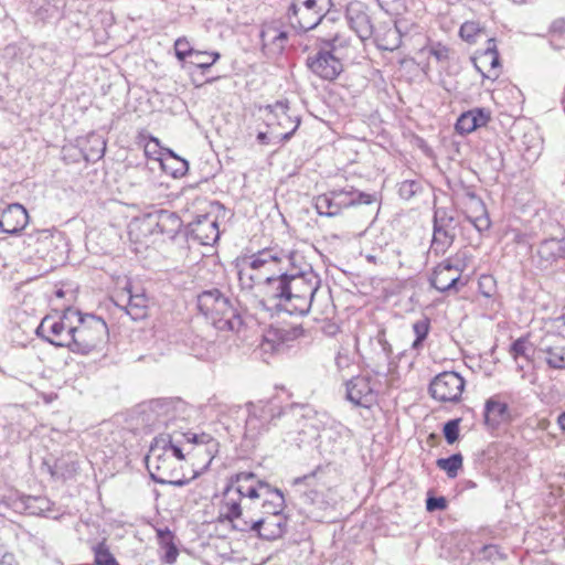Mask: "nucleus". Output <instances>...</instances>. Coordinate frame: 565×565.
I'll return each instance as SVG.
<instances>
[{
    "label": "nucleus",
    "mask_w": 565,
    "mask_h": 565,
    "mask_svg": "<svg viewBox=\"0 0 565 565\" xmlns=\"http://www.w3.org/2000/svg\"><path fill=\"white\" fill-rule=\"evenodd\" d=\"M183 437L186 439L188 443L198 445V448L195 449L198 455L201 454V450H202L201 448L204 447V450L210 456L207 463H210L212 461V458H213L212 452L214 451L215 447L217 446L214 438H212L207 434L198 435V434H193V433H184Z\"/></svg>",
    "instance_id": "38"
},
{
    "label": "nucleus",
    "mask_w": 565,
    "mask_h": 565,
    "mask_svg": "<svg viewBox=\"0 0 565 565\" xmlns=\"http://www.w3.org/2000/svg\"><path fill=\"white\" fill-rule=\"evenodd\" d=\"M12 508L20 513L38 515L58 520L63 512L55 507L51 500L44 495L18 494L12 499Z\"/></svg>",
    "instance_id": "18"
},
{
    "label": "nucleus",
    "mask_w": 565,
    "mask_h": 565,
    "mask_svg": "<svg viewBox=\"0 0 565 565\" xmlns=\"http://www.w3.org/2000/svg\"><path fill=\"white\" fill-rule=\"evenodd\" d=\"M170 154L172 158H174L179 161V167L172 173L173 177L183 175L189 169L188 161L184 159H180L172 151H170Z\"/></svg>",
    "instance_id": "57"
},
{
    "label": "nucleus",
    "mask_w": 565,
    "mask_h": 565,
    "mask_svg": "<svg viewBox=\"0 0 565 565\" xmlns=\"http://www.w3.org/2000/svg\"><path fill=\"white\" fill-rule=\"evenodd\" d=\"M190 58L191 64L205 71L220 58V54L217 52L194 51Z\"/></svg>",
    "instance_id": "45"
},
{
    "label": "nucleus",
    "mask_w": 565,
    "mask_h": 565,
    "mask_svg": "<svg viewBox=\"0 0 565 565\" xmlns=\"http://www.w3.org/2000/svg\"><path fill=\"white\" fill-rule=\"evenodd\" d=\"M433 223V238L429 250L436 256H440L450 248L457 232L463 226L455 211L446 207L435 209Z\"/></svg>",
    "instance_id": "10"
},
{
    "label": "nucleus",
    "mask_w": 565,
    "mask_h": 565,
    "mask_svg": "<svg viewBox=\"0 0 565 565\" xmlns=\"http://www.w3.org/2000/svg\"><path fill=\"white\" fill-rule=\"evenodd\" d=\"M77 324L71 330L72 339L70 350L76 353H89L100 349L108 339V328L106 322L94 315L82 316L77 311L74 317Z\"/></svg>",
    "instance_id": "6"
},
{
    "label": "nucleus",
    "mask_w": 565,
    "mask_h": 565,
    "mask_svg": "<svg viewBox=\"0 0 565 565\" xmlns=\"http://www.w3.org/2000/svg\"><path fill=\"white\" fill-rule=\"evenodd\" d=\"M274 139H278L279 141L280 140V137H274L271 134H270V130L268 132H263V131H259L257 134V141L262 145H268Z\"/></svg>",
    "instance_id": "58"
},
{
    "label": "nucleus",
    "mask_w": 565,
    "mask_h": 565,
    "mask_svg": "<svg viewBox=\"0 0 565 565\" xmlns=\"http://www.w3.org/2000/svg\"><path fill=\"white\" fill-rule=\"evenodd\" d=\"M537 256L542 262L552 264L565 257V238H548L541 242L537 247Z\"/></svg>",
    "instance_id": "34"
},
{
    "label": "nucleus",
    "mask_w": 565,
    "mask_h": 565,
    "mask_svg": "<svg viewBox=\"0 0 565 565\" xmlns=\"http://www.w3.org/2000/svg\"><path fill=\"white\" fill-rule=\"evenodd\" d=\"M75 316L77 311L70 308L58 318L46 316L36 328V334L55 347L70 349Z\"/></svg>",
    "instance_id": "12"
},
{
    "label": "nucleus",
    "mask_w": 565,
    "mask_h": 565,
    "mask_svg": "<svg viewBox=\"0 0 565 565\" xmlns=\"http://www.w3.org/2000/svg\"><path fill=\"white\" fill-rule=\"evenodd\" d=\"M288 103L282 100L265 108V122L270 129V134L274 137H280V140L284 141L289 140L300 125V120L294 119L288 114Z\"/></svg>",
    "instance_id": "15"
},
{
    "label": "nucleus",
    "mask_w": 565,
    "mask_h": 565,
    "mask_svg": "<svg viewBox=\"0 0 565 565\" xmlns=\"http://www.w3.org/2000/svg\"><path fill=\"white\" fill-rule=\"evenodd\" d=\"M263 47H268L275 54H280L288 41V33L275 25H266L260 32Z\"/></svg>",
    "instance_id": "33"
},
{
    "label": "nucleus",
    "mask_w": 565,
    "mask_h": 565,
    "mask_svg": "<svg viewBox=\"0 0 565 565\" xmlns=\"http://www.w3.org/2000/svg\"><path fill=\"white\" fill-rule=\"evenodd\" d=\"M422 183L417 180H405L401 182L398 194L404 200H411L422 191Z\"/></svg>",
    "instance_id": "46"
},
{
    "label": "nucleus",
    "mask_w": 565,
    "mask_h": 565,
    "mask_svg": "<svg viewBox=\"0 0 565 565\" xmlns=\"http://www.w3.org/2000/svg\"><path fill=\"white\" fill-rule=\"evenodd\" d=\"M306 64L316 76L330 82L343 71L340 57L321 45L316 54L307 57Z\"/></svg>",
    "instance_id": "19"
},
{
    "label": "nucleus",
    "mask_w": 565,
    "mask_h": 565,
    "mask_svg": "<svg viewBox=\"0 0 565 565\" xmlns=\"http://www.w3.org/2000/svg\"><path fill=\"white\" fill-rule=\"evenodd\" d=\"M182 227V221L175 212L159 210L147 214L139 221L138 228L142 233L161 234L173 238Z\"/></svg>",
    "instance_id": "16"
},
{
    "label": "nucleus",
    "mask_w": 565,
    "mask_h": 565,
    "mask_svg": "<svg viewBox=\"0 0 565 565\" xmlns=\"http://www.w3.org/2000/svg\"><path fill=\"white\" fill-rule=\"evenodd\" d=\"M479 557L486 561L503 559L504 555L500 552L498 545L489 544L480 548L478 553Z\"/></svg>",
    "instance_id": "53"
},
{
    "label": "nucleus",
    "mask_w": 565,
    "mask_h": 565,
    "mask_svg": "<svg viewBox=\"0 0 565 565\" xmlns=\"http://www.w3.org/2000/svg\"><path fill=\"white\" fill-rule=\"evenodd\" d=\"M527 342L524 339L515 340L511 345V353L514 358L526 356Z\"/></svg>",
    "instance_id": "56"
},
{
    "label": "nucleus",
    "mask_w": 565,
    "mask_h": 565,
    "mask_svg": "<svg viewBox=\"0 0 565 565\" xmlns=\"http://www.w3.org/2000/svg\"><path fill=\"white\" fill-rule=\"evenodd\" d=\"M557 424L562 430H565V411L557 416Z\"/></svg>",
    "instance_id": "62"
},
{
    "label": "nucleus",
    "mask_w": 565,
    "mask_h": 565,
    "mask_svg": "<svg viewBox=\"0 0 565 565\" xmlns=\"http://www.w3.org/2000/svg\"><path fill=\"white\" fill-rule=\"evenodd\" d=\"M186 409V404L180 398H158L142 405L139 418L147 428L154 430L184 419Z\"/></svg>",
    "instance_id": "7"
},
{
    "label": "nucleus",
    "mask_w": 565,
    "mask_h": 565,
    "mask_svg": "<svg viewBox=\"0 0 565 565\" xmlns=\"http://www.w3.org/2000/svg\"><path fill=\"white\" fill-rule=\"evenodd\" d=\"M330 6L331 0H291L287 18L294 29L307 32L322 21Z\"/></svg>",
    "instance_id": "11"
},
{
    "label": "nucleus",
    "mask_w": 565,
    "mask_h": 565,
    "mask_svg": "<svg viewBox=\"0 0 565 565\" xmlns=\"http://www.w3.org/2000/svg\"><path fill=\"white\" fill-rule=\"evenodd\" d=\"M175 56L180 61H184L186 57H191L195 50L192 49L189 41L185 38H179L174 42Z\"/></svg>",
    "instance_id": "51"
},
{
    "label": "nucleus",
    "mask_w": 565,
    "mask_h": 565,
    "mask_svg": "<svg viewBox=\"0 0 565 565\" xmlns=\"http://www.w3.org/2000/svg\"><path fill=\"white\" fill-rule=\"evenodd\" d=\"M146 466L151 479L160 484L182 487L188 480L179 477L175 459L161 447V441H154L146 456Z\"/></svg>",
    "instance_id": "9"
},
{
    "label": "nucleus",
    "mask_w": 565,
    "mask_h": 565,
    "mask_svg": "<svg viewBox=\"0 0 565 565\" xmlns=\"http://www.w3.org/2000/svg\"><path fill=\"white\" fill-rule=\"evenodd\" d=\"M87 142L90 143L92 147L88 150L85 149L83 151V156L86 161L95 162L104 157L106 150V142L102 137L97 135H90L87 138Z\"/></svg>",
    "instance_id": "41"
},
{
    "label": "nucleus",
    "mask_w": 565,
    "mask_h": 565,
    "mask_svg": "<svg viewBox=\"0 0 565 565\" xmlns=\"http://www.w3.org/2000/svg\"><path fill=\"white\" fill-rule=\"evenodd\" d=\"M158 539L161 547L164 550L163 559L166 563L172 564L178 557V548L173 543V534L168 529L158 530Z\"/></svg>",
    "instance_id": "39"
},
{
    "label": "nucleus",
    "mask_w": 565,
    "mask_h": 565,
    "mask_svg": "<svg viewBox=\"0 0 565 565\" xmlns=\"http://www.w3.org/2000/svg\"><path fill=\"white\" fill-rule=\"evenodd\" d=\"M247 412V418L245 420L244 437L250 440L257 439L264 433L269 430V427L263 422L258 414L252 411Z\"/></svg>",
    "instance_id": "36"
},
{
    "label": "nucleus",
    "mask_w": 565,
    "mask_h": 565,
    "mask_svg": "<svg viewBox=\"0 0 565 565\" xmlns=\"http://www.w3.org/2000/svg\"><path fill=\"white\" fill-rule=\"evenodd\" d=\"M481 60L483 63H488L492 68L499 65V54L494 39L488 40L487 47L481 54Z\"/></svg>",
    "instance_id": "48"
},
{
    "label": "nucleus",
    "mask_w": 565,
    "mask_h": 565,
    "mask_svg": "<svg viewBox=\"0 0 565 565\" xmlns=\"http://www.w3.org/2000/svg\"><path fill=\"white\" fill-rule=\"evenodd\" d=\"M345 427L343 426V428H338V433L335 429L331 430V433H328L323 436V439L324 438H328V439H333L335 440L337 438H339L341 436V431L344 429Z\"/></svg>",
    "instance_id": "60"
},
{
    "label": "nucleus",
    "mask_w": 565,
    "mask_h": 565,
    "mask_svg": "<svg viewBox=\"0 0 565 565\" xmlns=\"http://www.w3.org/2000/svg\"><path fill=\"white\" fill-rule=\"evenodd\" d=\"M479 32H480V29L476 22H465L460 26L459 34L465 41H467L469 43H473L476 41V36L478 35Z\"/></svg>",
    "instance_id": "52"
},
{
    "label": "nucleus",
    "mask_w": 565,
    "mask_h": 565,
    "mask_svg": "<svg viewBox=\"0 0 565 565\" xmlns=\"http://www.w3.org/2000/svg\"><path fill=\"white\" fill-rule=\"evenodd\" d=\"M408 31L405 20H396L393 26H388L383 33L375 34V43L380 50L394 51L402 44V36Z\"/></svg>",
    "instance_id": "28"
},
{
    "label": "nucleus",
    "mask_w": 565,
    "mask_h": 565,
    "mask_svg": "<svg viewBox=\"0 0 565 565\" xmlns=\"http://www.w3.org/2000/svg\"><path fill=\"white\" fill-rule=\"evenodd\" d=\"M94 565H119L105 541L93 546Z\"/></svg>",
    "instance_id": "43"
},
{
    "label": "nucleus",
    "mask_w": 565,
    "mask_h": 565,
    "mask_svg": "<svg viewBox=\"0 0 565 565\" xmlns=\"http://www.w3.org/2000/svg\"><path fill=\"white\" fill-rule=\"evenodd\" d=\"M345 18L351 30L361 41L370 39L374 34V25L369 13V8L360 2H350L345 10Z\"/></svg>",
    "instance_id": "21"
},
{
    "label": "nucleus",
    "mask_w": 565,
    "mask_h": 565,
    "mask_svg": "<svg viewBox=\"0 0 565 565\" xmlns=\"http://www.w3.org/2000/svg\"><path fill=\"white\" fill-rule=\"evenodd\" d=\"M490 120V113L484 108H473L462 113L455 125V129L459 135H468L476 129L483 127Z\"/></svg>",
    "instance_id": "30"
},
{
    "label": "nucleus",
    "mask_w": 565,
    "mask_h": 565,
    "mask_svg": "<svg viewBox=\"0 0 565 565\" xmlns=\"http://www.w3.org/2000/svg\"><path fill=\"white\" fill-rule=\"evenodd\" d=\"M366 258H367L369 262H375V257L372 256V255H369Z\"/></svg>",
    "instance_id": "63"
},
{
    "label": "nucleus",
    "mask_w": 565,
    "mask_h": 565,
    "mask_svg": "<svg viewBox=\"0 0 565 565\" xmlns=\"http://www.w3.org/2000/svg\"><path fill=\"white\" fill-rule=\"evenodd\" d=\"M297 422V433L310 439L320 438L331 430L343 428V425L334 420L328 413L318 412L309 406H291L290 417Z\"/></svg>",
    "instance_id": "8"
},
{
    "label": "nucleus",
    "mask_w": 565,
    "mask_h": 565,
    "mask_svg": "<svg viewBox=\"0 0 565 565\" xmlns=\"http://www.w3.org/2000/svg\"><path fill=\"white\" fill-rule=\"evenodd\" d=\"M551 369H565V337L550 334L542 339L539 348Z\"/></svg>",
    "instance_id": "25"
},
{
    "label": "nucleus",
    "mask_w": 565,
    "mask_h": 565,
    "mask_svg": "<svg viewBox=\"0 0 565 565\" xmlns=\"http://www.w3.org/2000/svg\"><path fill=\"white\" fill-rule=\"evenodd\" d=\"M248 505L258 515H284L285 497L281 490L250 471H241L227 479L220 503V511L231 516L242 515Z\"/></svg>",
    "instance_id": "1"
},
{
    "label": "nucleus",
    "mask_w": 565,
    "mask_h": 565,
    "mask_svg": "<svg viewBox=\"0 0 565 565\" xmlns=\"http://www.w3.org/2000/svg\"><path fill=\"white\" fill-rule=\"evenodd\" d=\"M329 472L330 469L328 467L319 466L310 473L296 478L294 484L305 483L307 487H311L312 490L306 494L307 499L313 504L322 505L323 500H320V497L323 495L324 490L330 489Z\"/></svg>",
    "instance_id": "23"
},
{
    "label": "nucleus",
    "mask_w": 565,
    "mask_h": 565,
    "mask_svg": "<svg viewBox=\"0 0 565 565\" xmlns=\"http://www.w3.org/2000/svg\"><path fill=\"white\" fill-rule=\"evenodd\" d=\"M371 359L377 364L390 363L393 348L386 339L385 329H380L375 337L370 339Z\"/></svg>",
    "instance_id": "32"
},
{
    "label": "nucleus",
    "mask_w": 565,
    "mask_h": 565,
    "mask_svg": "<svg viewBox=\"0 0 565 565\" xmlns=\"http://www.w3.org/2000/svg\"><path fill=\"white\" fill-rule=\"evenodd\" d=\"M466 381L457 372L446 371L437 374L429 383V395L440 403H458Z\"/></svg>",
    "instance_id": "14"
},
{
    "label": "nucleus",
    "mask_w": 565,
    "mask_h": 565,
    "mask_svg": "<svg viewBox=\"0 0 565 565\" xmlns=\"http://www.w3.org/2000/svg\"><path fill=\"white\" fill-rule=\"evenodd\" d=\"M0 565H18V562L13 554L0 551Z\"/></svg>",
    "instance_id": "59"
},
{
    "label": "nucleus",
    "mask_w": 565,
    "mask_h": 565,
    "mask_svg": "<svg viewBox=\"0 0 565 565\" xmlns=\"http://www.w3.org/2000/svg\"><path fill=\"white\" fill-rule=\"evenodd\" d=\"M465 258V253H457L454 258H448L437 265L429 278L430 285L440 292L458 291L461 273L467 267L463 263Z\"/></svg>",
    "instance_id": "13"
},
{
    "label": "nucleus",
    "mask_w": 565,
    "mask_h": 565,
    "mask_svg": "<svg viewBox=\"0 0 565 565\" xmlns=\"http://www.w3.org/2000/svg\"><path fill=\"white\" fill-rule=\"evenodd\" d=\"M295 260L296 256L292 255L291 264L285 265L271 301H275L276 308L289 315L305 316L313 305L321 279L310 265L299 267L295 265Z\"/></svg>",
    "instance_id": "3"
},
{
    "label": "nucleus",
    "mask_w": 565,
    "mask_h": 565,
    "mask_svg": "<svg viewBox=\"0 0 565 565\" xmlns=\"http://www.w3.org/2000/svg\"><path fill=\"white\" fill-rule=\"evenodd\" d=\"M331 193L335 199L340 213L343 209L376 202V196L374 194L358 191L353 186H350L349 189L332 190Z\"/></svg>",
    "instance_id": "29"
},
{
    "label": "nucleus",
    "mask_w": 565,
    "mask_h": 565,
    "mask_svg": "<svg viewBox=\"0 0 565 565\" xmlns=\"http://www.w3.org/2000/svg\"><path fill=\"white\" fill-rule=\"evenodd\" d=\"M114 303L122 309L134 321L142 320L148 316V297L141 288H136L130 282H127L115 295Z\"/></svg>",
    "instance_id": "17"
},
{
    "label": "nucleus",
    "mask_w": 565,
    "mask_h": 565,
    "mask_svg": "<svg viewBox=\"0 0 565 565\" xmlns=\"http://www.w3.org/2000/svg\"><path fill=\"white\" fill-rule=\"evenodd\" d=\"M511 419L507 403L494 397L489 398L484 405V424L491 428H498L501 424Z\"/></svg>",
    "instance_id": "31"
},
{
    "label": "nucleus",
    "mask_w": 565,
    "mask_h": 565,
    "mask_svg": "<svg viewBox=\"0 0 565 565\" xmlns=\"http://www.w3.org/2000/svg\"><path fill=\"white\" fill-rule=\"evenodd\" d=\"M242 515L231 516L218 510L221 522H228L233 530L253 532L257 537L274 541L280 539L287 529L285 515H258L250 512L248 505L244 507Z\"/></svg>",
    "instance_id": "5"
},
{
    "label": "nucleus",
    "mask_w": 565,
    "mask_h": 565,
    "mask_svg": "<svg viewBox=\"0 0 565 565\" xmlns=\"http://www.w3.org/2000/svg\"><path fill=\"white\" fill-rule=\"evenodd\" d=\"M460 418H456V419H451V420H448L445 425H444V436H445V439L446 441L449 444V445H452L454 443H456L459 438V425H460Z\"/></svg>",
    "instance_id": "50"
},
{
    "label": "nucleus",
    "mask_w": 565,
    "mask_h": 565,
    "mask_svg": "<svg viewBox=\"0 0 565 565\" xmlns=\"http://www.w3.org/2000/svg\"><path fill=\"white\" fill-rule=\"evenodd\" d=\"M430 329V321L428 318H422L413 323V331L415 340L412 343V349L419 351L423 348V342L427 338Z\"/></svg>",
    "instance_id": "44"
},
{
    "label": "nucleus",
    "mask_w": 565,
    "mask_h": 565,
    "mask_svg": "<svg viewBox=\"0 0 565 565\" xmlns=\"http://www.w3.org/2000/svg\"><path fill=\"white\" fill-rule=\"evenodd\" d=\"M28 223V211L19 203L9 204L0 214V230L10 235L20 233Z\"/></svg>",
    "instance_id": "26"
},
{
    "label": "nucleus",
    "mask_w": 565,
    "mask_h": 565,
    "mask_svg": "<svg viewBox=\"0 0 565 565\" xmlns=\"http://www.w3.org/2000/svg\"><path fill=\"white\" fill-rule=\"evenodd\" d=\"M292 255L274 248H265L244 257L237 265L241 290L246 296L252 294L256 298L262 297L255 299L254 303L267 308L285 265H290Z\"/></svg>",
    "instance_id": "2"
},
{
    "label": "nucleus",
    "mask_w": 565,
    "mask_h": 565,
    "mask_svg": "<svg viewBox=\"0 0 565 565\" xmlns=\"http://www.w3.org/2000/svg\"><path fill=\"white\" fill-rule=\"evenodd\" d=\"M380 8L386 13L398 15L406 10L405 0H376Z\"/></svg>",
    "instance_id": "49"
},
{
    "label": "nucleus",
    "mask_w": 565,
    "mask_h": 565,
    "mask_svg": "<svg viewBox=\"0 0 565 565\" xmlns=\"http://www.w3.org/2000/svg\"><path fill=\"white\" fill-rule=\"evenodd\" d=\"M462 456L460 454H454L448 458H439L436 465L439 469L444 470L449 478H455L458 471L462 467Z\"/></svg>",
    "instance_id": "42"
},
{
    "label": "nucleus",
    "mask_w": 565,
    "mask_h": 565,
    "mask_svg": "<svg viewBox=\"0 0 565 565\" xmlns=\"http://www.w3.org/2000/svg\"><path fill=\"white\" fill-rule=\"evenodd\" d=\"M563 29H565V21L564 20H556L553 22L552 24V30L553 31H562Z\"/></svg>",
    "instance_id": "61"
},
{
    "label": "nucleus",
    "mask_w": 565,
    "mask_h": 565,
    "mask_svg": "<svg viewBox=\"0 0 565 565\" xmlns=\"http://www.w3.org/2000/svg\"><path fill=\"white\" fill-rule=\"evenodd\" d=\"M313 202L315 209L319 215L328 217L340 215L335 199L333 198L331 191L316 196Z\"/></svg>",
    "instance_id": "37"
},
{
    "label": "nucleus",
    "mask_w": 565,
    "mask_h": 565,
    "mask_svg": "<svg viewBox=\"0 0 565 565\" xmlns=\"http://www.w3.org/2000/svg\"><path fill=\"white\" fill-rule=\"evenodd\" d=\"M340 361H341V356H338V358H337V363H338V365H340Z\"/></svg>",
    "instance_id": "64"
},
{
    "label": "nucleus",
    "mask_w": 565,
    "mask_h": 565,
    "mask_svg": "<svg viewBox=\"0 0 565 565\" xmlns=\"http://www.w3.org/2000/svg\"><path fill=\"white\" fill-rule=\"evenodd\" d=\"M466 220L473 225V227L479 232L482 233L483 231L489 230L491 222L490 218L486 212V210L482 207V214L472 218L470 216H467Z\"/></svg>",
    "instance_id": "54"
},
{
    "label": "nucleus",
    "mask_w": 565,
    "mask_h": 565,
    "mask_svg": "<svg viewBox=\"0 0 565 565\" xmlns=\"http://www.w3.org/2000/svg\"><path fill=\"white\" fill-rule=\"evenodd\" d=\"M319 42H320L321 46H323L327 50H330V52L338 55L341 61L349 55L348 51L351 47V40H350V38L343 35V34L335 33L331 38L320 39Z\"/></svg>",
    "instance_id": "35"
},
{
    "label": "nucleus",
    "mask_w": 565,
    "mask_h": 565,
    "mask_svg": "<svg viewBox=\"0 0 565 565\" xmlns=\"http://www.w3.org/2000/svg\"><path fill=\"white\" fill-rule=\"evenodd\" d=\"M189 237L201 245H213L220 238L218 223L209 214L190 223Z\"/></svg>",
    "instance_id": "24"
},
{
    "label": "nucleus",
    "mask_w": 565,
    "mask_h": 565,
    "mask_svg": "<svg viewBox=\"0 0 565 565\" xmlns=\"http://www.w3.org/2000/svg\"><path fill=\"white\" fill-rule=\"evenodd\" d=\"M347 398L354 405L370 408L376 402V393L366 376L352 377L347 383Z\"/></svg>",
    "instance_id": "22"
},
{
    "label": "nucleus",
    "mask_w": 565,
    "mask_h": 565,
    "mask_svg": "<svg viewBox=\"0 0 565 565\" xmlns=\"http://www.w3.org/2000/svg\"><path fill=\"white\" fill-rule=\"evenodd\" d=\"M198 308L220 331L239 332L244 322L233 300L217 288L198 295Z\"/></svg>",
    "instance_id": "4"
},
{
    "label": "nucleus",
    "mask_w": 565,
    "mask_h": 565,
    "mask_svg": "<svg viewBox=\"0 0 565 565\" xmlns=\"http://www.w3.org/2000/svg\"><path fill=\"white\" fill-rule=\"evenodd\" d=\"M423 51L427 52V54L434 57L439 63H447L451 58V49L439 42L429 40Z\"/></svg>",
    "instance_id": "40"
},
{
    "label": "nucleus",
    "mask_w": 565,
    "mask_h": 565,
    "mask_svg": "<svg viewBox=\"0 0 565 565\" xmlns=\"http://www.w3.org/2000/svg\"><path fill=\"white\" fill-rule=\"evenodd\" d=\"M246 411H252L257 413L258 416L265 422V424L270 428L271 426H276V422L281 417H290V409L286 412L279 401L277 398L270 399H260L257 402H248L245 405Z\"/></svg>",
    "instance_id": "27"
},
{
    "label": "nucleus",
    "mask_w": 565,
    "mask_h": 565,
    "mask_svg": "<svg viewBox=\"0 0 565 565\" xmlns=\"http://www.w3.org/2000/svg\"><path fill=\"white\" fill-rule=\"evenodd\" d=\"M303 335L301 327L269 328L263 335L259 344L264 353L280 352L290 342Z\"/></svg>",
    "instance_id": "20"
},
{
    "label": "nucleus",
    "mask_w": 565,
    "mask_h": 565,
    "mask_svg": "<svg viewBox=\"0 0 565 565\" xmlns=\"http://www.w3.org/2000/svg\"><path fill=\"white\" fill-rule=\"evenodd\" d=\"M447 508V500L445 497H429L426 500V509L429 512L437 510H445Z\"/></svg>",
    "instance_id": "55"
},
{
    "label": "nucleus",
    "mask_w": 565,
    "mask_h": 565,
    "mask_svg": "<svg viewBox=\"0 0 565 565\" xmlns=\"http://www.w3.org/2000/svg\"><path fill=\"white\" fill-rule=\"evenodd\" d=\"M154 441H161V447L164 451L171 455V457L183 460L184 454L180 446L173 443L172 437L168 435L167 437L161 436L160 438H156Z\"/></svg>",
    "instance_id": "47"
}]
</instances>
